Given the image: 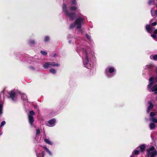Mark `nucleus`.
Listing matches in <instances>:
<instances>
[{
  "label": "nucleus",
  "mask_w": 157,
  "mask_h": 157,
  "mask_svg": "<svg viewBox=\"0 0 157 157\" xmlns=\"http://www.w3.org/2000/svg\"><path fill=\"white\" fill-rule=\"evenodd\" d=\"M28 117L29 123L30 124L31 126L34 127V126H33V124L34 121L33 117V116H28Z\"/></svg>",
  "instance_id": "13"
},
{
  "label": "nucleus",
  "mask_w": 157,
  "mask_h": 157,
  "mask_svg": "<svg viewBox=\"0 0 157 157\" xmlns=\"http://www.w3.org/2000/svg\"><path fill=\"white\" fill-rule=\"evenodd\" d=\"M156 7H157V5H156Z\"/></svg>",
  "instance_id": "41"
},
{
  "label": "nucleus",
  "mask_w": 157,
  "mask_h": 157,
  "mask_svg": "<svg viewBox=\"0 0 157 157\" xmlns=\"http://www.w3.org/2000/svg\"><path fill=\"white\" fill-rule=\"evenodd\" d=\"M34 108L35 109H37V110L38 111H39V109L38 107V106L36 105V106H34Z\"/></svg>",
  "instance_id": "35"
},
{
  "label": "nucleus",
  "mask_w": 157,
  "mask_h": 157,
  "mask_svg": "<svg viewBox=\"0 0 157 157\" xmlns=\"http://www.w3.org/2000/svg\"><path fill=\"white\" fill-rule=\"evenodd\" d=\"M2 104L0 101V115L2 113Z\"/></svg>",
  "instance_id": "25"
},
{
  "label": "nucleus",
  "mask_w": 157,
  "mask_h": 157,
  "mask_svg": "<svg viewBox=\"0 0 157 157\" xmlns=\"http://www.w3.org/2000/svg\"><path fill=\"white\" fill-rule=\"evenodd\" d=\"M151 121L153 122L154 123H157V119L155 117H151L150 119Z\"/></svg>",
  "instance_id": "19"
},
{
  "label": "nucleus",
  "mask_w": 157,
  "mask_h": 157,
  "mask_svg": "<svg viewBox=\"0 0 157 157\" xmlns=\"http://www.w3.org/2000/svg\"><path fill=\"white\" fill-rule=\"evenodd\" d=\"M86 37L90 41L92 40L90 36L88 34H86Z\"/></svg>",
  "instance_id": "30"
},
{
  "label": "nucleus",
  "mask_w": 157,
  "mask_h": 157,
  "mask_svg": "<svg viewBox=\"0 0 157 157\" xmlns=\"http://www.w3.org/2000/svg\"><path fill=\"white\" fill-rule=\"evenodd\" d=\"M36 134L35 137V139L36 141H38L39 140V136H40V131L39 129H37L36 130Z\"/></svg>",
  "instance_id": "12"
},
{
  "label": "nucleus",
  "mask_w": 157,
  "mask_h": 157,
  "mask_svg": "<svg viewBox=\"0 0 157 157\" xmlns=\"http://www.w3.org/2000/svg\"><path fill=\"white\" fill-rule=\"evenodd\" d=\"M56 56H57L56 54H55L54 55L53 57H56Z\"/></svg>",
  "instance_id": "38"
},
{
  "label": "nucleus",
  "mask_w": 157,
  "mask_h": 157,
  "mask_svg": "<svg viewBox=\"0 0 157 157\" xmlns=\"http://www.w3.org/2000/svg\"><path fill=\"white\" fill-rule=\"evenodd\" d=\"M150 58L151 59H153L155 60H157V55H155L154 56H151Z\"/></svg>",
  "instance_id": "26"
},
{
  "label": "nucleus",
  "mask_w": 157,
  "mask_h": 157,
  "mask_svg": "<svg viewBox=\"0 0 157 157\" xmlns=\"http://www.w3.org/2000/svg\"><path fill=\"white\" fill-rule=\"evenodd\" d=\"M154 8H152L151 10V15L153 16L157 17V10H154Z\"/></svg>",
  "instance_id": "15"
},
{
  "label": "nucleus",
  "mask_w": 157,
  "mask_h": 157,
  "mask_svg": "<svg viewBox=\"0 0 157 157\" xmlns=\"http://www.w3.org/2000/svg\"><path fill=\"white\" fill-rule=\"evenodd\" d=\"M62 10L65 16L70 20L72 21L74 20L76 16L77 17L75 22L70 25V29L73 28L75 26L77 29H80L81 28L82 25L85 23V17L84 15L80 13H78L76 15L75 13L68 11L67 9V5L65 3H63V4Z\"/></svg>",
  "instance_id": "2"
},
{
  "label": "nucleus",
  "mask_w": 157,
  "mask_h": 157,
  "mask_svg": "<svg viewBox=\"0 0 157 157\" xmlns=\"http://www.w3.org/2000/svg\"><path fill=\"white\" fill-rule=\"evenodd\" d=\"M2 134V133L0 134V135H1Z\"/></svg>",
  "instance_id": "42"
},
{
  "label": "nucleus",
  "mask_w": 157,
  "mask_h": 157,
  "mask_svg": "<svg viewBox=\"0 0 157 157\" xmlns=\"http://www.w3.org/2000/svg\"><path fill=\"white\" fill-rule=\"evenodd\" d=\"M36 156L37 157H44V152L42 151L41 152L37 154Z\"/></svg>",
  "instance_id": "23"
},
{
  "label": "nucleus",
  "mask_w": 157,
  "mask_h": 157,
  "mask_svg": "<svg viewBox=\"0 0 157 157\" xmlns=\"http://www.w3.org/2000/svg\"><path fill=\"white\" fill-rule=\"evenodd\" d=\"M86 44L87 42L84 40H77L76 42V49L80 56L82 54V58L84 67L90 69L92 67V61L95 60V57L94 53L90 51V48L86 46Z\"/></svg>",
  "instance_id": "1"
},
{
  "label": "nucleus",
  "mask_w": 157,
  "mask_h": 157,
  "mask_svg": "<svg viewBox=\"0 0 157 157\" xmlns=\"http://www.w3.org/2000/svg\"><path fill=\"white\" fill-rule=\"evenodd\" d=\"M156 115L155 113L153 112H151L150 113V115L151 117H153L155 116Z\"/></svg>",
  "instance_id": "31"
},
{
  "label": "nucleus",
  "mask_w": 157,
  "mask_h": 157,
  "mask_svg": "<svg viewBox=\"0 0 157 157\" xmlns=\"http://www.w3.org/2000/svg\"><path fill=\"white\" fill-rule=\"evenodd\" d=\"M148 104H149V106L148 107L147 112V113H149L151 111V109H152L153 107V105L151 101H149Z\"/></svg>",
  "instance_id": "14"
},
{
  "label": "nucleus",
  "mask_w": 157,
  "mask_h": 157,
  "mask_svg": "<svg viewBox=\"0 0 157 157\" xmlns=\"http://www.w3.org/2000/svg\"><path fill=\"white\" fill-rule=\"evenodd\" d=\"M156 125L154 123H151L149 124L150 129L151 130H154L155 128Z\"/></svg>",
  "instance_id": "17"
},
{
  "label": "nucleus",
  "mask_w": 157,
  "mask_h": 157,
  "mask_svg": "<svg viewBox=\"0 0 157 157\" xmlns=\"http://www.w3.org/2000/svg\"><path fill=\"white\" fill-rule=\"evenodd\" d=\"M68 38H69L72 37V36L71 35H68L67 36Z\"/></svg>",
  "instance_id": "37"
},
{
  "label": "nucleus",
  "mask_w": 157,
  "mask_h": 157,
  "mask_svg": "<svg viewBox=\"0 0 157 157\" xmlns=\"http://www.w3.org/2000/svg\"><path fill=\"white\" fill-rule=\"evenodd\" d=\"M155 2L154 0H149L148 4L149 5H151L155 4Z\"/></svg>",
  "instance_id": "24"
},
{
  "label": "nucleus",
  "mask_w": 157,
  "mask_h": 157,
  "mask_svg": "<svg viewBox=\"0 0 157 157\" xmlns=\"http://www.w3.org/2000/svg\"><path fill=\"white\" fill-rule=\"evenodd\" d=\"M154 33L155 34H157V29H155L154 31Z\"/></svg>",
  "instance_id": "36"
},
{
  "label": "nucleus",
  "mask_w": 157,
  "mask_h": 157,
  "mask_svg": "<svg viewBox=\"0 0 157 157\" xmlns=\"http://www.w3.org/2000/svg\"><path fill=\"white\" fill-rule=\"evenodd\" d=\"M151 36L154 39L156 38V36L155 34H151Z\"/></svg>",
  "instance_id": "34"
},
{
  "label": "nucleus",
  "mask_w": 157,
  "mask_h": 157,
  "mask_svg": "<svg viewBox=\"0 0 157 157\" xmlns=\"http://www.w3.org/2000/svg\"><path fill=\"white\" fill-rule=\"evenodd\" d=\"M147 157H157V150L154 146H151L147 149Z\"/></svg>",
  "instance_id": "6"
},
{
  "label": "nucleus",
  "mask_w": 157,
  "mask_h": 157,
  "mask_svg": "<svg viewBox=\"0 0 157 157\" xmlns=\"http://www.w3.org/2000/svg\"><path fill=\"white\" fill-rule=\"evenodd\" d=\"M154 67V66L152 64H150L146 66V68L147 69H150L151 70L153 69Z\"/></svg>",
  "instance_id": "20"
},
{
  "label": "nucleus",
  "mask_w": 157,
  "mask_h": 157,
  "mask_svg": "<svg viewBox=\"0 0 157 157\" xmlns=\"http://www.w3.org/2000/svg\"><path fill=\"white\" fill-rule=\"evenodd\" d=\"M150 23L151 24L152 26H155L157 24V20L155 19H151L150 21Z\"/></svg>",
  "instance_id": "16"
},
{
  "label": "nucleus",
  "mask_w": 157,
  "mask_h": 157,
  "mask_svg": "<svg viewBox=\"0 0 157 157\" xmlns=\"http://www.w3.org/2000/svg\"><path fill=\"white\" fill-rule=\"evenodd\" d=\"M157 82V77H151L149 79V84L147 85L148 90L150 92H154L155 94H157V84L154 85Z\"/></svg>",
  "instance_id": "3"
},
{
  "label": "nucleus",
  "mask_w": 157,
  "mask_h": 157,
  "mask_svg": "<svg viewBox=\"0 0 157 157\" xmlns=\"http://www.w3.org/2000/svg\"><path fill=\"white\" fill-rule=\"evenodd\" d=\"M71 6L69 7V9L71 11H74L77 9L76 6L77 4L76 0H71Z\"/></svg>",
  "instance_id": "9"
},
{
  "label": "nucleus",
  "mask_w": 157,
  "mask_h": 157,
  "mask_svg": "<svg viewBox=\"0 0 157 157\" xmlns=\"http://www.w3.org/2000/svg\"><path fill=\"white\" fill-rule=\"evenodd\" d=\"M6 124V122L5 121H3L1 123V127H2L3 126H4Z\"/></svg>",
  "instance_id": "33"
},
{
  "label": "nucleus",
  "mask_w": 157,
  "mask_h": 157,
  "mask_svg": "<svg viewBox=\"0 0 157 157\" xmlns=\"http://www.w3.org/2000/svg\"><path fill=\"white\" fill-rule=\"evenodd\" d=\"M49 72L53 74H55L56 73V71L53 68H52L49 70Z\"/></svg>",
  "instance_id": "22"
},
{
  "label": "nucleus",
  "mask_w": 157,
  "mask_h": 157,
  "mask_svg": "<svg viewBox=\"0 0 157 157\" xmlns=\"http://www.w3.org/2000/svg\"><path fill=\"white\" fill-rule=\"evenodd\" d=\"M146 29L148 33H151L154 30V28L150 25H147L146 26Z\"/></svg>",
  "instance_id": "11"
},
{
  "label": "nucleus",
  "mask_w": 157,
  "mask_h": 157,
  "mask_svg": "<svg viewBox=\"0 0 157 157\" xmlns=\"http://www.w3.org/2000/svg\"><path fill=\"white\" fill-rule=\"evenodd\" d=\"M116 70L115 68L112 66H109L105 70V73L108 78H111L114 76L115 75Z\"/></svg>",
  "instance_id": "5"
},
{
  "label": "nucleus",
  "mask_w": 157,
  "mask_h": 157,
  "mask_svg": "<svg viewBox=\"0 0 157 157\" xmlns=\"http://www.w3.org/2000/svg\"><path fill=\"white\" fill-rule=\"evenodd\" d=\"M46 151L50 155L52 156V154L50 151L46 147H44Z\"/></svg>",
  "instance_id": "21"
},
{
  "label": "nucleus",
  "mask_w": 157,
  "mask_h": 157,
  "mask_svg": "<svg viewBox=\"0 0 157 157\" xmlns=\"http://www.w3.org/2000/svg\"><path fill=\"white\" fill-rule=\"evenodd\" d=\"M40 52L43 55H46L47 54V52L45 51H41Z\"/></svg>",
  "instance_id": "32"
},
{
  "label": "nucleus",
  "mask_w": 157,
  "mask_h": 157,
  "mask_svg": "<svg viewBox=\"0 0 157 157\" xmlns=\"http://www.w3.org/2000/svg\"><path fill=\"white\" fill-rule=\"evenodd\" d=\"M29 43L31 45H32L35 44V42L34 40H31L29 41Z\"/></svg>",
  "instance_id": "28"
},
{
  "label": "nucleus",
  "mask_w": 157,
  "mask_h": 157,
  "mask_svg": "<svg viewBox=\"0 0 157 157\" xmlns=\"http://www.w3.org/2000/svg\"><path fill=\"white\" fill-rule=\"evenodd\" d=\"M49 37L48 36H46L45 37L44 40L45 42H47L49 40Z\"/></svg>",
  "instance_id": "29"
},
{
  "label": "nucleus",
  "mask_w": 157,
  "mask_h": 157,
  "mask_svg": "<svg viewBox=\"0 0 157 157\" xmlns=\"http://www.w3.org/2000/svg\"><path fill=\"white\" fill-rule=\"evenodd\" d=\"M145 148V146L144 144L138 147L132 152L130 157H136V155L140 154V152H143Z\"/></svg>",
  "instance_id": "7"
},
{
  "label": "nucleus",
  "mask_w": 157,
  "mask_h": 157,
  "mask_svg": "<svg viewBox=\"0 0 157 157\" xmlns=\"http://www.w3.org/2000/svg\"><path fill=\"white\" fill-rule=\"evenodd\" d=\"M35 112L33 110H31L29 112V114H28V116H33V115H35Z\"/></svg>",
  "instance_id": "27"
},
{
  "label": "nucleus",
  "mask_w": 157,
  "mask_h": 157,
  "mask_svg": "<svg viewBox=\"0 0 157 157\" xmlns=\"http://www.w3.org/2000/svg\"><path fill=\"white\" fill-rule=\"evenodd\" d=\"M156 73H157V68H156Z\"/></svg>",
  "instance_id": "40"
},
{
  "label": "nucleus",
  "mask_w": 157,
  "mask_h": 157,
  "mask_svg": "<svg viewBox=\"0 0 157 157\" xmlns=\"http://www.w3.org/2000/svg\"><path fill=\"white\" fill-rule=\"evenodd\" d=\"M44 140L46 143L51 145H52L53 144L52 142L47 139H44Z\"/></svg>",
  "instance_id": "18"
},
{
  "label": "nucleus",
  "mask_w": 157,
  "mask_h": 157,
  "mask_svg": "<svg viewBox=\"0 0 157 157\" xmlns=\"http://www.w3.org/2000/svg\"><path fill=\"white\" fill-rule=\"evenodd\" d=\"M8 94L10 95V97L13 101H15L16 100L15 98L19 94H20L21 96V98L22 100L25 101L28 100L26 95L24 93H21L19 91H11L9 92Z\"/></svg>",
  "instance_id": "4"
},
{
  "label": "nucleus",
  "mask_w": 157,
  "mask_h": 157,
  "mask_svg": "<svg viewBox=\"0 0 157 157\" xmlns=\"http://www.w3.org/2000/svg\"><path fill=\"white\" fill-rule=\"evenodd\" d=\"M59 65L55 62H47L44 63L43 67L45 69H48L51 67H59Z\"/></svg>",
  "instance_id": "8"
},
{
  "label": "nucleus",
  "mask_w": 157,
  "mask_h": 157,
  "mask_svg": "<svg viewBox=\"0 0 157 157\" xmlns=\"http://www.w3.org/2000/svg\"><path fill=\"white\" fill-rule=\"evenodd\" d=\"M68 42H69V43L70 44L71 43V40H69V41H68Z\"/></svg>",
  "instance_id": "39"
},
{
  "label": "nucleus",
  "mask_w": 157,
  "mask_h": 157,
  "mask_svg": "<svg viewBox=\"0 0 157 157\" xmlns=\"http://www.w3.org/2000/svg\"><path fill=\"white\" fill-rule=\"evenodd\" d=\"M56 120L54 118L51 119L45 122V125L49 127H53L55 126Z\"/></svg>",
  "instance_id": "10"
}]
</instances>
